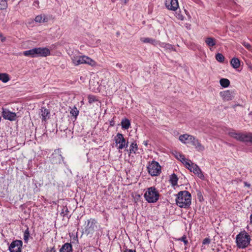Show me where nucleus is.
Listing matches in <instances>:
<instances>
[{"mask_svg":"<svg viewBox=\"0 0 252 252\" xmlns=\"http://www.w3.org/2000/svg\"><path fill=\"white\" fill-rule=\"evenodd\" d=\"M177 205L181 208H187L191 204V194L186 190L181 191L177 195Z\"/></svg>","mask_w":252,"mask_h":252,"instance_id":"obj_1","label":"nucleus"},{"mask_svg":"<svg viewBox=\"0 0 252 252\" xmlns=\"http://www.w3.org/2000/svg\"><path fill=\"white\" fill-rule=\"evenodd\" d=\"M229 135L238 141L243 142H251L252 143V133H242L232 130L228 132Z\"/></svg>","mask_w":252,"mask_h":252,"instance_id":"obj_2","label":"nucleus"},{"mask_svg":"<svg viewBox=\"0 0 252 252\" xmlns=\"http://www.w3.org/2000/svg\"><path fill=\"white\" fill-rule=\"evenodd\" d=\"M71 60L75 65L85 63L94 66L96 64L94 60L86 56H73L71 57Z\"/></svg>","mask_w":252,"mask_h":252,"instance_id":"obj_3","label":"nucleus"},{"mask_svg":"<svg viewBox=\"0 0 252 252\" xmlns=\"http://www.w3.org/2000/svg\"><path fill=\"white\" fill-rule=\"evenodd\" d=\"M144 196L149 203H154L158 200L159 193L155 187H152L147 189Z\"/></svg>","mask_w":252,"mask_h":252,"instance_id":"obj_4","label":"nucleus"},{"mask_svg":"<svg viewBox=\"0 0 252 252\" xmlns=\"http://www.w3.org/2000/svg\"><path fill=\"white\" fill-rule=\"evenodd\" d=\"M250 239L247 233H240L236 237L237 245L239 248H245L249 245Z\"/></svg>","mask_w":252,"mask_h":252,"instance_id":"obj_5","label":"nucleus"},{"mask_svg":"<svg viewBox=\"0 0 252 252\" xmlns=\"http://www.w3.org/2000/svg\"><path fill=\"white\" fill-rule=\"evenodd\" d=\"M149 173L152 176H158L161 172V166L156 161H152L147 167Z\"/></svg>","mask_w":252,"mask_h":252,"instance_id":"obj_6","label":"nucleus"},{"mask_svg":"<svg viewBox=\"0 0 252 252\" xmlns=\"http://www.w3.org/2000/svg\"><path fill=\"white\" fill-rule=\"evenodd\" d=\"M96 221L94 219H90L87 220V223L85 228V233L91 237L97 228Z\"/></svg>","mask_w":252,"mask_h":252,"instance_id":"obj_7","label":"nucleus"},{"mask_svg":"<svg viewBox=\"0 0 252 252\" xmlns=\"http://www.w3.org/2000/svg\"><path fill=\"white\" fill-rule=\"evenodd\" d=\"M114 140L116 145H119L117 149L118 150H122L128 146V142H126L122 133H118L114 137Z\"/></svg>","mask_w":252,"mask_h":252,"instance_id":"obj_8","label":"nucleus"},{"mask_svg":"<svg viewBox=\"0 0 252 252\" xmlns=\"http://www.w3.org/2000/svg\"><path fill=\"white\" fill-rule=\"evenodd\" d=\"M23 242L21 240L13 241L9 246L8 249L10 252H22Z\"/></svg>","mask_w":252,"mask_h":252,"instance_id":"obj_9","label":"nucleus"},{"mask_svg":"<svg viewBox=\"0 0 252 252\" xmlns=\"http://www.w3.org/2000/svg\"><path fill=\"white\" fill-rule=\"evenodd\" d=\"M35 57H46L51 55L50 50L46 47L34 48Z\"/></svg>","mask_w":252,"mask_h":252,"instance_id":"obj_10","label":"nucleus"},{"mask_svg":"<svg viewBox=\"0 0 252 252\" xmlns=\"http://www.w3.org/2000/svg\"><path fill=\"white\" fill-rule=\"evenodd\" d=\"M63 160V158L61 154V150L60 149L54 151L52 155L51 162L53 164L60 163Z\"/></svg>","mask_w":252,"mask_h":252,"instance_id":"obj_11","label":"nucleus"},{"mask_svg":"<svg viewBox=\"0 0 252 252\" xmlns=\"http://www.w3.org/2000/svg\"><path fill=\"white\" fill-rule=\"evenodd\" d=\"M1 114L2 116L5 120H8L10 121H13L16 120V113L10 111L8 109L2 108Z\"/></svg>","mask_w":252,"mask_h":252,"instance_id":"obj_12","label":"nucleus"},{"mask_svg":"<svg viewBox=\"0 0 252 252\" xmlns=\"http://www.w3.org/2000/svg\"><path fill=\"white\" fill-rule=\"evenodd\" d=\"M189 143H191L194 146L198 151L202 152L205 150V147L200 143L199 140L192 135L190 139Z\"/></svg>","mask_w":252,"mask_h":252,"instance_id":"obj_13","label":"nucleus"},{"mask_svg":"<svg viewBox=\"0 0 252 252\" xmlns=\"http://www.w3.org/2000/svg\"><path fill=\"white\" fill-rule=\"evenodd\" d=\"M165 6L169 10L175 11L179 7L178 0H166Z\"/></svg>","mask_w":252,"mask_h":252,"instance_id":"obj_14","label":"nucleus"},{"mask_svg":"<svg viewBox=\"0 0 252 252\" xmlns=\"http://www.w3.org/2000/svg\"><path fill=\"white\" fill-rule=\"evenodd\" d=\"M220 95L225 101L232 100L234 97L233 92L229 90L221 92Z\"/></svg>","mask_w":252,"mask_h":252,"instance_id":"obj_15","label":"nucleus"},{"mask_svg":"<svg viewBox=\"0 0 252 252\" xmlns=\"http://www.w3.org/2000/svg\"><path fill=\"white\" fill-rule=\"evenodd\" d=\"M191 172H193L194 174L197 175L201 179H204V176L201 172L200 168L196 164H192L191 168L190 169Z\"/></svg>","mask_w":252,"mask_h":252,"instance_id":"obj_16","label":"nucleus"},{"mask_svg":"<svg viewBox=\"0 0 252 252\" xmlns=\"http://www.w3.org/2000/svg\"><path fill=\"white\" fill-rule=\"evenodd\" d=\"M41 115L42 122H46L50 117V111L45 108V107H41Z\"/></svg>","mask_w":252,"mask_h":252,"instance_id":"obj_17","label":"nucleus"},{"mask_svg":"<svg viewBox=\"0 0 252 252\" xmlns=\"http://www.w3.org/2000/svg\"><path fill=\"white\" fill-rule=\"evenodd\" d=\"M60 252H72V247L71 244L66 243L60 249Z\"/></svg>","mask_w":252,"mask_h":252,"instance_id":"obj_18","label":"nucleus"},{"mask_svg":"<svg viewBox=\"0 0 252 252\" xmlns=\"http://www.w3.org/2000/svg\"><path fill=\"white\" fill-rule=\"evenodd\" d=\"M191 135H189L188 134H182L179 136V139L183 143L188 144L189 143L190 139L191 138Z\"/></svg>","mask_w":252,"mask_h":252,"instance_id":"obj_19","label":"nucleus"},{"mask_svg":"<svg viewBox=\"0 0 252 252\" xmlns=\"http://www.w3.org/2000/svg\"><path fill=\"white\" fill-rule=\"evenodd\" d=\"M205 42L206 45L209 47H213L216 44V40L211 37H207L205 39Z\"/></svg>","mask_w":252,"mask_h":252,"instance_id":"obj_20","label":"nucleus"},{"mask_svg":"<svg viewBox=\"0 0 252 252\" xmlns=\"http://www.w3.org/2000/svg\"><path fill=\"white\" fill-rule=\"evenodd\" d=\"M35 21L38 23H45L48 22V18L46 16L43 15H39L35 17Z\"/></svg>","mask_w":252,"mask_h":252,"instance_id":"obj_21","label":"nucleus"},{"mask_svg":"<svg viewBox=\"0 0 252 252\" xmlns=\"http://www.w3.org/2000/svg\"><path fill=\"white\" fill-rule=\"evenodd\" d=\"M141 41L143 43H150L153 45H156L158 43V41L154 39L151 38H141Z\"/></svg>","mask_w":252,"mask_h":252,"instance_id":"obj_22","label":"nucleus"},{"mask_svg":"<svg viewBox=\"0 0 252 252\" xmlns=\"http://www.w3.org/2000/svg\"><path fill=\"white\" fill-rule=\"evenodd\" d=\"M233 68L237 69L240 67V60L237 58H233L230 62Z\"/></svg>","mask_w":252,"mask_h":252,"instance_id":"obj_23","label":"nucleus"},{"mask_svg":"<svg viewBox=\"0 0 252 252\" xmlns=\"http://www.w3.org/2000/svg\"><path fill=\"white\" fill-rule=\"evenodd\" d=\"M35 49L33 48L29 50L25 51L23 52V55L25 56L35 58Z\"/></svg>","mask_w":252,"mask_h":252,"instance_id":"obj_24","label":"nucleus"},{"mask_svg":"<svg viewBox=\"0 0 252 252\" xmlns=\"http://www.w3.org/2000/svg\"><path fill=\"white\" fill-rule=\"evenodd\" d=\"M121 125L123 128L125 129H127L130 125V123L129 120L127 119H125L122 120L121 122Z\"/></svg>","mask_w":252,"mask_h":252,"instance_id":"obj_25","label":"nucleus"},{"mask_svg":"<svg viewBox=\"0 0 252 252\" xmlns=\"http://www.w3.org/2000/svg\"><path fill=\"white\" fill-rule=\"evenodd\" d=\"M178 180V178H177V176L175 174L173 173L171 175L169 181L171 183L172 186L174 187L177 185Z\"/></svg>","mask_w":252,"mask_h":252,"instance_id":"obj_26","label":"nucleus"},{"mask_svg":"<svg viewBox=\"0 0 252 252\" xmlns=\"http://www.w3.org/2000/svg\"><path fill=\"white\" fill-rule=\"evenodd\" d=\"M220 83L222 87L226 88L229 86L230 81L227 79L222 78L220 80Z\"/></svg>","mask_w":252,"mask_h":252,"instance_id":"obj_27","label":"nucleus"},{"mask_svg":"<svg viewBox=\"0 0 252 252\" xmlns=\"http://www.w3.org/2000/svg\"><path fill=\"white\" fill-rule=\"evenodd\" d=\"M9 77L6 73H0V80L3 83H6L9 80Z\"/></svg>","mask_w":252,"mask_h":252,"instance_id":"obj_28","label":"nucleus"},{"mask_svg":"<svg viewBox=\"0 0 252 252\" xmlns=\"http://www.w3.org/2000/svg\"><path fill=\"white\" fill-rule=\"evenodd\" d=\"M137 149H138V147H137V144L134 142L132 143L131 144V145H130V149H129L130 153H135V152L137 150Z\"/></svg>","mask_w":252,"mask_h":252,"instance_id":"obj_29","label":"nucleus"},{"mask_svg":"<svg viewBox=\"0 0 252 252\" xmlns=\"http://www.w3.org/2000/svg\"><path fill=\"white\" fill-rule=\"evenodd\" d=\"M70 113L71 114L72 116H74L75 118H76L77 116L78 115L79 111L77 108L74 106L70 111Z\"/></svg>","mask_w":252,"mask_h":252,"instance_id":"obj_30","label":"nucleus"},{"mask_svg":"<svg viewBox=\"0 0 252 252\" xmlns=\"http://www.w3.org/2000/svg\"><path fill=\"white\" fill-rule=\"evenodd\" d=\"M30 237V232L28 228L24 232V240L25 243H27Z\"/></svg>","mask_w":252,"mask_h":252,"instance_id":"obj_31","label":"nucleus"},{"mask_svg":"<svg viewBox=\"0 0 252 252\" xmlns=\"http://www.w3.org/2000/svg\"><path fill=\"white\" fill-rule=\"evenodd\" d=\"M7 7V0H0V9H5Z\"/></svg>","mask_w":252,"mask_h":252,"instance_id":"obj_32","label":"nucleus"},{"mask_svg":"<svg viewBox=\"0 0 252 252\" xmlns=\"http://www.w3.org/2000/svg\"><path fill=\"white\" fill-rule=\"evenodd\" d=\"M216 59L220 63H222L224 61V57L220 53H218L216 55Z\"/></svg>","mask_w":252,"mask_h":252,"instance_id":"obj_33","label":"nucleus"},{"mask_svg":"<svg viewBox=\"0 0 252 252\" xmlns=\"http://www.w3.org/2000/svg\"><path fill=\"white\" fill-rule=\"evenodd\" d=\"M68 213H69V211H68L67 207L65 206V207H63V208L62 210V211L61 213V215L63 217L66 216L67 218H68Z\"/></svg>","mask_w":252,"mask_h":252,"instance_id":"obj_34","label":"nucleus"},{"mask_svg":"<svg viewBox=\"0 0 252 252\" xmlns=\"http://www.w3.org/2000/svg\"><path fill=\"white\" fill-rule=\"evenodd\" d=\"M176 157L177 158L180 159L183 163H184V161H185L186 160V158H185L184 156L177 152H176Z\"/></svg>","mask_w":252,"mask_h":252,"instance_id":"obj_35","label":"nucleus"},{"mask_svg":"<svg viewBox=\"0 0 252 252\" xmlns=\"http://www.w3.org/2000/svg\"><path fill=\"white\" fill-rule=\"evenodd\" d=\"M186 167L188 168L189 170L191 168V165L192 164H195L194 163L191 162L190 160H186L185 161H184V163Z\"/></svg>","mask_w":252,"mask_h":252,"instance_id":"obj_36","label":"nucleus"},{"mask_svg":"<svg viewBox=\"0 0 252 252\" xmlns=\"http://www.w3.org/2000/svg\"><path fill=\"white\" fill-rule=\"evenodd\" d=\"M242 44L245 48H246L249 51L252 50V47L250 43H247L246 42H243Z\"/></svg>","mask_w":252,"mask_h":252,"instance_id":"obj_37","label":"nucleus"},{"mask_svg":"<svg viewBox=\"0 0 252 252\" xmlns=\"http://www.w3.org/2000/svg\"><path fill=\"white\" fill-rule=\"evenodd\" d=\"M88 101L90 103H92L93 102L96 101L95 96L92 95H89L88 97Z\"/></svg>","mask_w":252,"mask_h":252,"instance_id":"obj_38","label":"nucleus"},{"mask_svg":"<svg viewBox=\"0 0 252 252\" xmlns=\"http://www.w3.org/2000/svg\"><path fill=\"white\" fill-rule=\"evenodd\" d=\"M179 240L183 241L186 245L188 243V241L187 240V237L185 235H184L181 238L179 239Z\"/></svg>","mask_w":252,"mask_h":252,"instance_id":"obj_39","label":"nucleus"},{"mask_svg":"<svg viewBox=\"0 0 252 252\" xmlns=\"http://www.w3.org/2000/svg\"><path fill=\"white\" fill-rule=\"evenodd\" d=\"M210 243V239L209 238H205L202 242L203 245L209 244Z\"/></svg>","mask_w":252,"mask_h":252,"instance_id":"obj_40","label":"nucleus"},{"mask_svg":"<svg viewBox=\"0 0 252 252\" xmlns=\"http://www.w3.org/2000/svg\"><path fill=\"white\" fill-rule=\"evenodd\" d=\"M46 252H56V250L55 247H53L52 248H47Z\"/></svg>","mask_w":252,"mask_h":252,"instance_id":"obj_41","label":"nucleus"},{"mask_svg":"<svg viewBox=\"0 0 252 252\" xmlns=\"http://www.w3.org/2000/svg\"><path fill=\"white\" fill-rule=\"evenodd\" d=\"M0 40L2 42H4L5 40V37H4L1 33H0Z\"/></svg>","mask_w":252,"mask_h":252,"instance_id":"obj_42","label":"nucleus"},{"mask_svg":"<svg viewBox=\"0 0 252 252\" xmlns=\"http://www.w3.org/2000/svg\"><path fill=\"white\" fill-rule=\"evenodd\" d=\"M124 252H136L135 250H132L131 249H126Z\"/></svg>","mask_w":252,"mask_h":252,"instance_id":"obj_43","label":"nucleus"},{"mask_svg":"<svg viewBox=\"0 0 252 252\" xmlns=\"http://www.w3.org/2000/svg\"><path fill=\"white\" fill-rule=\"evenodd\" d=\"M165 47L169 49H173V47L172 46V45L169 44H166Z\"/></svg>","mask_w":252,"mask_h":252,"instance_id":"obj_44","label":"nucleus"},{"mask_svg":"<svg viewBox=\"0 0 252 252\" xmlns=\"http://www.w3.org/2000/svg\"><path fill=\"white\" fill-rule=\"evenodd\" d=\"M244 185H245V186L246 187H247L248 188H250L251 187V184L246 182H244Z\"/></svg>","mask_w":252,"mask_h":252,"instance_id":"obj_45","label":"nucleus"},{"mask_svg":"<svg viewBox=\"0 0 252 252\" xmlns=\"http://www.w3.org/2000/svg\"><path fill=\"white\" fill-rule=\"evenodd\" d=\"M116 66L119 68H121L122 67V64L121 63H117L116 64Z\"/></svg>","mask_w":252,"mask_h":252,"instance_id":"obj_46","label":"nucleus"},{"mask_svg":"<svg viewBox=\"0 0 252 252\" xmlns=\"http://www.w3.org/2000/svg\"><path fill=\"white\" fill-rule=\"evenodd\" d=\"M143 144L146 146H147L148 144V141H144L143 142Z\"/></svg>","mask_w":252,"mask_h":252,"instance_id":"obj_47","label":"nucleus"},{"mask_svg":"<svg viewBox=\"0 0 252 252\" xmlns=\"http://www.w3.org/2000/svg\"><path fill=\"white\" fill-rule=\"evenodd\" d=\"M122 0L124 2V3L126 4L129 0Z\"/></svg>","mask_w":252,"mask_h":252,"instance_id":"obj_48","label":"nucleus"},{"mask_svg":"<svg viewBox=\"0 0 252 252\" xmlns=\"http://www.w3.org/2000/svg\"><path fill=\"white\" fill-rule=\"evenodd\" d=\"M250 222L252 224V214L250 216Z\"/></svg>","mask_w":252,"mask_h":252,"instance_id":"obj_49","label":"nucleus"},{"mask_svg":"<svg viewBox=\"0 0 252 252\" xmlns=\"http://www.w3.org/2000/svg\"><path fill=\"white\" fill-rule=\"evenodd\" d=\"M114 124L113 122H112H112H110V125H111V126H113L114 125Z\"/></svg>","mask_w":252,"mask_h":252,"instance_id":"obj_50","label":"nucleus"},{"mask_svg":"<svg viewBox=\"0 0 252 252\" xmlns=\"http://www.w3.org/2000/svg\"><path fill=\"white\" fill-rule=\"evenodd\" d=\"M34 3H37V4H38V1H34Z\"/></svg>","mask_w":252,"mask_h":252,"instance_id":"obj_51","label":"nucleus"}]
</instances>
